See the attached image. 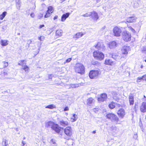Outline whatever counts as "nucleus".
I'll list each match as a JSON object with an SVG mask.
<instances>
[{"label": "nucleus", "mask_w": 146, "mask_h": 146, "mask_svg": "<svg viewBox=\"0 0 146 146\" xmlns=\"http://www.w3.org/2000/svg\"><path fill=\"white\" fill-rule=\"evenodd\" d=\"M50 126L52 129L56 133L59 134L62 132L63 128L60 127L58 124L52 121H49L46 123L45 124L46 127H48Z\"/></svg>", "instance_id": "f257e3e1"}, {"label": "nucleus", "mask_w": 146, "mask_h": 146, "mask_svg": "<svg viewBox=\"0 0 146 146\" xmlns=\"http://www.w3.org/2000/svg\"><path fill=\"white\" fill-rule=\"evenodd\" d=\"M0 43L2 46H5L8 44V41L7 40H1Z\"/></svg>", "instance_id": "b1692460"}, {"label": "nucleus", "mask_w": 146, "mask_h": 146, "mask_svg": "<svg viewBox=\"0 0 146 146\" xmlns=\"http://www.w3.org/2000/svg\"><path fill=\"white\" fill-rule=\"evenodd\" d=\"M115 116V115L113 113H108L106 114V118L110 119H113Z\"/></svg>", "instance_id": "412c9836"}, {"label": "nucleus", "mask_w": 146, "mask_h": 146, "mask_svg": "<svg viewBox=\"0 0 146 146\" xmlns=\"http://www.w3.org/2000/svg\"><path fill=\"white\" fill-rule=\"evenodd\" d=\"M138 108V105L137 104H135L134 106V109L135 111L136 112L137 111Z\"/></svg>", "instance_id": "473e14b6"}, {"label": "nucleus", "mask_w": 146, "mask_h": 146, "mask_svg": "<svg viewBox=\"0 0 146 146\" xmlns=\"http://www.w3.org/2000/svg\"><path fill=\"white\" fill-rule=\"evenodd\" d=\"M75 72L80 75H83L85 73V68L84 66L80 63H77L74 67Z\"/></svg>", "instance_id": "f03ea898"}, {"label": "nucleus", "mask_w": 146, "mask_h": 146, "mask_svg": "<svg viewBox=\"0 0 146 146\" xmlns=\"http://www.w3.org/2000/svg\"><path fill=\"white\" fill-rule=\"evenodd\" d=\"M1 23V22L0 21V24Z\"/></svg>", "instance_id": "bf43d9fd"}, {"label": "nucleus", "mask_w": 146, "mask_h": 146, "mask_svg": "<svg viewBox=\"0 0 146 146\" xmlns=\"http://www.w3.org/2000/svg\"><path fill=\"white\" fill-rule=\"evenodd\" d=\"M140 110L142 113L146 112V102H143L140 107Z\"/></svg>", "instance_id": "ddd939ff"}, {"label": "nucleus", "mask_w": 146, "mask_h": 146, "mask_svg": "<svg viewBox=\"0 0 146 146\" xmlns=\"http://www.w3.org/2000/svg\"><path fill=\"white\" fill-rule=\"evenodd\" d=\"M44 37L43 36H40L38 37V39L40 41H42L44 39Z\"/></svg>", "instance_id": "58836bf2"}, {"label": "nucleus", "mask_w": 146, "mask_h": 146, "mask_svg": "<svg viewBox=\"0 0 146 146\" xmlns=\"http://www.w3.org/2000/svg\"><path fill=\"white\" fill-rule=\"evenodd\" d=\"M129 101L130 105L131 106L133 105L134 102V97L132 95L129 96Z\"/></svg>", "instance_id": "f3484780"}, {"label": "nucleus", "mask_w": 146, "mask_h": 146, "mask_svg": "<svg viewBox=\"0 0 146 146\" xmlns=\"http://www.w3.org/2000/svg\"><path fill=\"white\" fill-rule=\"evenodd\" d=\"M63 34V31L62 30L58 29L56 32V36L57 38H58L62 36Z\"/></svg>", "instance_id": "a211bd4d"}, {"label": "nucleus", "mask_w": 146, "mask_h": 146, "mask_svg": "<svg viewBox=\"0 0 146 146\" xmlns=\"http://www.w3.org/2000/svg\"><path fill=\"white\" fill-rule=\"evenodd\" d=\"M64 133L66 136L64 137V139L67 140L70 139L72 134V130L71 127L68 126L64 129Z\"/></svg>", "instance_id": "20e7f679"}, {"label": "nucleus", "mask_w": 146, "mask_h": 146, "mask_svg": "<svg viewBox=\"0 0 146 146\" xmlns=\"http://www.w3.org/2000/svg\"><path fill=\"white\" fill-rule=\"evenodd\" d=\"M92 133H93L95 134V133H96V131H92Z\"/></svg>", "instance_id": "8fccbe9b"}, {"label": "nucleus", "mask_w": 146, "mask_h": 146, "mask_svg": "<svg viewBox=\"0 0 146 146\" xmlns=\"http://www.w3.org/2000/svg\"><path fill=\"white\" fill-rule=\"evenodd\" d=\"M100 74V72L98 70H92L90 71L89 76L90 79H94L97 77Z\"/></svg>", "instance_id": "423d86ee"}, {"label": "nucleus", "mask_w": 146, "mask_h": 146, "mask_svg": "<svg viewBox=\"0 0 146 146\" xmlns=\"http://www.w3.org/2000/svg\"><path fill=\"white\" fill-rule=\"evenodd\" d=\"M5 146H7V144H6V141H5Z\"/></svg>", "instance_id": "603ef678"}, {"label": "nucleus", "mask_w": 146, "mask_h": 146, "mask_svg": "<svg viewBox=\"0 0 146 146\" xmlns=\"http://www.w3.org/2000/svg\"><path fill=\"white\" fill-rule=\"evenodd\" d=\"M119 107L120 106V105L119 104Z\"/></svg>", "instance_id": "13d9d810"}, {"label": "nucleus", "mask_w": 146, "mask_h": 146, "mask_svg": "<svg viewBox=\"0 0 146 146\" xmlns=\"http://www.w3.org/2000/svg\"><path fill=\"white\" fill-rule=\"evenodd\" d=\"M30 15L31 17L33 18L35 16V14L33 13H31Z\"/></svg>", "instance_id": "a18cd8bd"}, {"label": "nucleus", "mask_w": 146, "mask_h": 146, "mask_svg": "<svg viewBox=\"0 0 146 146\" xmlns=\"http://www.w3.org/2000/svg\"><path fill=\"white\" fill-rule=\"evenodd\" d=\"M65 0H61L62 2H63Z\"/></svg>", "instance_id": "5fc2aeb1"}, {"label": "nucleus", "mask_w": 146, "mask_h": 146, "mask_svg": "<svg viewBox=\"0 0 146 146\" xmlns=\"http://www.w3.org/2000/svg\"><path fill=\"white\" fill-rule=\"evenodd\" d=\"M22 69L25 72L28 71L29 70V67L27 65L25 66Z\"/></svg>", "instance_id": "2f4dec72"}, {"label": "nucleus", "mask_w": 146, "mask_h": 146, "mask_svg": "<svg viewBox=\"0 0 146 146\" xmlns=\"http://www.w3.org/2000/svg\"><path fill=\"white\" fill-rule=\"evenodd\" d=\"M70 14V13H67L65 14H63L61 17V21H64L69 17Z\"/></svg>", "instance_id": "6ab92c4d"}, {"label": "nucleus", "mask_w": 146, "mask_h": 146, "mask_svg": "<svg viewBox=\"0 0 146 146\" xmlns=\"http://www.w3.org/2000/svg\"><path fill=\"white\" fill-rule=\"evenodd\" d=\"M22 146H24L25 145V143L24 141H23L22 142Z\"/></svg>", "instance_id": "de8ad7c7"}, {"label": "nucleus", "mask_w": 146, "mask_h": 146, "mask_svg": "<svg viewBox=\"0 0 146 146\" xmlns=\"http://www.w3.org/2000/svg\"><path fill=\"white\" fill-rule=\"evenodd\" d=\"M108 98L107 95L106 93H102L99 95L97 98V100L99 103H101L106 101Z\"/></svg>", "instance_id": "0eeeda50"}, {"label": "nucleus", "mask_w": 146, "mask_h": 146, "mask_svg": "<svg viewBox=\"0 0 146 146\" xmlns=\"http://www.w3.org/2000/svg\"><path fill=\"white\" fill-rule=\"evenodd\" d=\"M141 80H143V78H142V77H139L137 78V82H140Z\"/></svg>", "instance_id": "c9c22d12"}, {"label": "nucleus", "mask_w": 146, "mask_h": 146, "mask_svg": "<svg viewBox=\"0 0 146 146\" xmlns=\"http://www.w3.org/2000/svg\"><path fill=\"white\" fill-rule=\"evenodd\" d=\"M82 16L84 17H88L90 16V12L86 13L85 14L83 15Z\"/></svg>", "instance_id": "f704fd0d"}, {"label": "nucleus", "mask_w": 146, "mask_h": 146, "mask_svg": "<svg viewBox=\"0 0 146 146\" xmlns=\"http://www.w3.org/2000/svg\"><path fill=\"white\" fill-rule=\"evenodd\" d=\"M52 76L51 75H49V78L50 79H52Z\"/></svg>", "instance_id": "09e8293b"}, {"label": "nucleus", "mask_w": 146, "mask_h": 146, "mask_svg": "<svg viewBox=\"0 0 146 146\" xmlns=\"http://www.w3.org/2000/svg\"><path fill=\"white\" fill-rule=\"evenodd\" d=\"M142 52L143 53H146V47H143L142 50Z\"/></svg>", "instance_id": "ea45409f"}, {"label": "nucleus", "mask_w": 146, "mask_h": 146, "mask_svg": "<svg viewBox=\"0 0 146 146\" xmlns=\"http://www.w3.org/2000/svg\"><path fill=\"white\" fill-rule=\"evenodd\" d=\"M58 18V16L57 15H55L53 19L54 20H55L57 19Z\"/></svg>", "instance_id": "49530a36"}, {"label": "nucleus", "mask_w": 146, "mask_h": 146, "mask_svg": "<svg viewBox=\"0 0 146 146\" xmlns=\"http://www.w3.org/2000/svg\"><path fill=\"white\" fill-rule=\"evenodd\" d=\"M77 116V115H76L75 114H73V118H71V119L72 120V122H74L77 119V118H76V117Z\"/></svg>", "instance_id": "c756f323"}, {"label": "nucleus", "mask_w": 146, "mask_h": 146, "mask_svg": "<svg viewBox=\"0 0 146 146\" xmlns=\"http://www.w3.org/2000/svg\"><path fill=\"white\" fill-rule=\"evenodd\" d=\"M96 1L97 2H98L100 0H94Z\"/></svg>", "instance_id": "864d4df0"}, {"label": "nucleus", "mask_w": 146, "mask_h": 146, "mask_svg": "<svg viewBox=\"0 0 146 146\" xmlns=\"http://www.w3.org/2000/svg\"><path fill=\"white\" fill-rule=\"evenodd\" d=\"M94 47L96 49L100 50L105 47L103 43L101 42H98L94 45Z\"/></svg>", "instance_id": "4468645a"}, {"label": "nucleus", "mask_w": 146, "mask_h": 146, "mask_svg": "<svg viewBox=\"0 0 146 146\" xmlns=\"http://www.w3.org/2000/svg\"><path fill=\"white\" fill-rule=\"evenodd\" d=\"M44 25L43 24L41 25H39V29H41V28H42L43 27H44Z\"/></svg>", "instance_id": "c03bdc74"}, {"label": "nucleus", "mask_w": 146, "mask_h": 146, "mask_svg": "<svg viewBox=\"0 0 146 146\" xmlns=\"http://www.w3.org/2000/svg\"><path fill=\"white\" fill-rule=\"evenodd\" d=\"M117 114L120 118L122 119L125 115V110L122 108H120L117 111Z\"/></svg>", "instance_id": "9b49d317"}, {"label": "nucleus", "mask_w": 146, "mask_h": 146, "mask_svg": "<svg viewBox=\"0 0 146 146\" xmlns=\"http://www.w3.org/2000/svg\"><path fill=\"white\" fill-rule=\"evenodd\" d=\"M145 62H146V60H145Z\"/></svg>", "instance_id": "4d7b16f0"}, {"label": "nucleus", "mask_w": 146, "mask_h": 146, "mask_svg": "<svg viewBox=\"0 0 146 146\" xmlns=\"http://www.w3.org/2000/svg\"><path fill=\"white\" fill-rule=\"evenodd\" d=\"M144 98H145V96H144Z\"/></svg>", "instance_id": "6e6d98bb"}, {"label": "nucleus", "mask_w": 146, "mask_h": 146, "mask_svg": "<svg viewBox=\"0 0 146 146\" xmlns=\"http://www.w3.org/2000/svg\"><path fill=\"white\" fill-rule=\"evenodd\" d=\"M46 108L52 109L56 108L55 106L53 104H51L48 105L45 107Z\"/></svg>", "instance_id": "c85d7f7f"}, {"label": "nucleus", "mask_w": 146, "mask_h": 146, "mask_svg": "<svg viewBox=\"0 0 146 146\" xmlns=\"http://www.w3.org/2000/svg\"><path fill=\"white\" fill-rule=\"evenodd\" d=\"M60 125L63 126L65 127L68 125V122L67 121H64L63 120L59 122Z\"/></svg>", "instance_id": "393cba45"}, {"label": "nucleus", "mask_w": 146, "mask_h": 146, "mask_svg": "<svg viewBox=\"0 0 146 146\" xmlns=\"http://www.w3.org/2000/svg\"><path fill=\"white\" fill-rule=\"evenodd\" d=\"M53 144H56L55 141L54 139H52L50 141Z\"/></svg>", "instance_id": "79ce46f5"}, {"label": "nucleus", "mask_w": 146, "mask_h": 146, "mask_svg": "<svg viewBox=\"0 0 146 146\" xmlns=\"http://www.w3.org/2000/svg\"><path fill=\"white\" fill-rule=\"evenodd\" d=\"M104 64L106 65L111 66L113 64V62L110 59H107L105 60Z\"/></svg>", "instance_id": "aec40b11"}, {"label": "nucleus", "mask_w": 146, "mask_h": 146, "mask_svg": "<svg viewBox=\"0 0 146 146\" xmlns=\"http://www.w3.org/2000/svg\"><path fill=\"white\" fill-rule=\"evenodd\" d=\"M54 11V8L52 6H48L44 15V17L46 18L50 17L51 14L53 13Z\"/></svg>", "instance_id": "9d476101"}, {"label": "nucleus", "mask_w": 146, "mask_h": 146, "mask_svg": "<svg viewBox=\"0 0 146 146\" xmlns=\"http://www.w3.org/2000/svg\"><path fill=\"white\" fill-rule=\"evenodd\" d=\"M143 65H141V68H143Z\"/></svg>", "instance_id": "3c124183"}, {"label": "nucleus", "mask_w": 146, "mask_h": 146, "mask_svg": "<svg viewBox=\"0 0 146 146\" xmlns=\"http://www.w3.org/2000/svg\"><path fill=\"white\" fill-rule=\"evenodd\" d=\"M112 119L116 124H119V118L116 115H115V116Z\"/></svg>", "instance_id": "bb28decb"}, {"label": "nucleus", "mask_w": 146, "mask_h": 146, "mask_svg": "<svg viewBox=\"0 0 146 146\" xmlns=\"http://www.w3.org/2000/svg\"><path fill=\"white\" fill-rule=\"evenodd\" d=\"M108 107L110 109H113L115 107V104L113 102H111L108 105Z\"/></svg>", "instance_id": "5701e85b"}, {"label": "nucleus", "mask_w": 146, "mask_h": 146, "mask_svg": "<svg viewBox=\"0 0 146 146\" xmlns=\"http://www.w3.org/2000/svg\"><path fill=\"white\" fill-rule=\"evenodd\" d=\"M7 14V12L6 11L3 12L0 15V19L3 20Z\"/></svg>", "instance_id": "cd10ccee"}, {"label": "nucleus", "mask_w": 146, "mask_h": 146, "mask_svg": "<svg viewBox=\"0 0 146 146\" xmlns=\"http://www.w3.org/2000/svg\"><path fill=\"white\" fill-rule=\"evenodd\" d=\"M130 50V48L129 46H124L121 49V57L124 58L128 54V52Z\"/></svg>", "instance_id": "6e6552de"}, {"label": "nucleus", "mask_w": 146, "mask_h": 146, "mask_svg": "<svg viewBox=\"0 0 146 146\" xmlns=\"http://www.w3.org/2000/svg\"><path fill=\"white\" fill-rule=\"evenodd\" d=\"M122 31L120 28L117 26L114 27L113 29V33L114 36H119L121 35Z\"/></svg>", "instance_id": "1a4fd4ad"}, {"label": "nucleus", "mask_w": 146, "mask_h": 146, "mask_svg": "<svg viewBox=\"0 0 146 146\" xmlns=\"http://www.w3.org/2000/svg\"><path fill=\"white\" fill-rule=\"evenodd\" d=\"M84 34V33L82 32H78L73 37V38L75 40H76L82 37Z\"/></svg>", "instance_id": "2eb2a0df"}, {"label": "nucleus", "mask_w": 146, "mask_h": 146, "mask_svg": "<svg viewBox=\"0 0 146 146\" xmlns=\"http://www.w3.org/2000/svg\"><path fill=\"white\" fill-rule=\"evenodd\" d=\"M69 110V109L68 108V107L67 106V107H66L64 109V111H68Z\"/></svg>", "instance_id": "37998d69"}, {"label": "nucleus", "mask_w": 146, "mask_h": 146, "mask_svg": "<svg viewBox=\"0 0 146 146\" xmlns=\"http://www.w3.org/2000/svg\"><path fill=\"white\" fill-rule=\"evenodd\" d=\"M43 17V14L42 13H40L38 15L37 18L38 19H40Z\"/></svg>", "instance_id": "72a5a7b5"}, {"label": "nucleus", "mask_w": 146, "mask_h": 146, "mask_svg": "<svg viewBox=\"0 0 146 146\" xmlns=\"http://www.w3.org/2000/svg\"><path fill=\"white\" fill-rule=\"evenodd\" d=\"M137 18L135 16L128 17L126 21L128 23H133L136 21Z\"/></svg>", "instance_id": "dca6fc26"}, {"label": "nucleus", "mask_w": 146, "mask_h": 146, "mask_svg": "<svg viewBox=\"0 0 146 146\" xmlns=\"http://www.w3.org/2000/svg\"><path fill=\"white\" fill-rule=\"evenodd\" d=\"M25 60H21L19 61V63L18 64V65L19 66H23L25 63Z\"/></svg>", "instance_id": "7c9ffc66"}, {"label": "nucleus", "mask_w": 146, "mask_h": 146, "mask_svg": "<svg viewBox=\"0 0 146 146\" xmlns=\"http://www.w3.org/2000/svg\"><path fill=\"white\" fill-rule=\"evenodd\" d=\"M94 100L92 98H88L87 101V104L88 105H90L94 102Z\"/></svg>", "instance_id": "a878e982"}, {"label": "nucleus", "mask_w": 146, "mask_h": 146, "mask_svg": "<svg viewBox=\"0 0 146 146\" xmlns=\"http://www.w3.org/2000/svg\"><path fill=\"white\" fill-rule=\"evenodd\" d=\"M142 77V78H143V80H146V74L143 75Z\"/></svg>", "instance_id": "a19ab883"}, {"label": "nucleus", "mask_w": 146, "mask_h": 146, "mask_svg": "<svg viewBox=\"0 0 146 146\" xmlns=\"http://www.w3.org/2000/svg\"><path fill=\"white\" fill-rule=\"evenodd\" d=\"M3 64H4V66L3 67L4 68H6L7 67L8 65V62H3Z\"/></svg>", "instance_id": "e433bc0d"}, {"label": "nucleus", "mask_w": 146, "mask_h": 146, "mask_svg": "<svg viewBox=\"0 0 146 146\" xmlns=\"http://www.w3.org/2000/svg\"><path fill=\"white\" fill-rule=\"evenodd\" d=\"M91 18L94 21H96L99 18L98 13L95 11L90 12Z\"/></svg>", "instance_id": "f8f14e48"}, {"label": "nucleus", "mask_w": 146, "mask_h": 146, "mask_svg": "<svg viewBox=\"0 0 146 146\" xmlns=\"http://www.w3.org/2000/svg\"><path fill=\"white\" fill-rule=\"evenodd\" d=\"M117 46L116 42L113 41L110 42L109 44V47L110 48H113Z\"/></svg>", "instance_id": "4be33fe9"}, {"label": "nucleus", "mask_w": 146, "mask_h": 146, "mask_svg": "<svg viewBox=\"0 0 146 146\" xmlns=\"http://www.w3.org/2000/svg\"><path fill=\"white\" fill-rule=\"evenodd\" d=\"M93 56L94 59L100 61L103 60L104 58V55L102 52L98 50H94L93 53Z\"/></svg>", "instance_id": "7ed1b4c3"}, {"label": "nucleus", "mask_w": 146, "mask_h": 146, "mask_svg": "<svg viewBox=\"0 0 146 146\" xmlns=\"http://www.w3.org/2000/svg\"><path fill=\"white\" fill-rule=\"evenodd\" d=\"M122 36L123 40L125 42H127L130 41L131 40V34L127 31L123 32Z\"/></svg>", "instance_id": "39448f33"}, {"label": "nucleus", "mask_w": 146, "mask_h": 146, "mask_svg": "<svg viewBox=\"0 0 146 146\" xmlns=\"http://www.w3.org/2000/svg\"><path fill=\"white\" fill-rule=\"evenodd\" d=\"M71 58H69L67 59L66 61L64 62V63L65 64L66 63H69L72 60Z\"/></svg>", "instance_id": "4c0bfd02"}]
</instances>
